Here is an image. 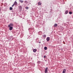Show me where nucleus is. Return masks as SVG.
<instances>
[{"label":"nucleus","instance_id":"obj_1","mask_svg":"<svg viewBox=\"0 0 73 73\" xmlns=\"http://www.w3.org/2000/svg\"><path fill=\"white\" fill-rule=\"evenodd\" d=\"M13 24L10 23L8 25L9 28V30L10 31H12L13 29Z\"/></svg>","mask_w":73,"mask_h":73},{"label":"nucleus","instance_id":"obj_2","mask_svg":"<svg viewBox=\"0 0 73 73\" xmlns=\"http://www.w3.org/2000/svg\"><path fill=\"white\" fill-rule=\"evenodd\" d=\"M47 72H48V67H47L45 68V73H47Z\"/></svg>","mask_w":73,"mask_h":73},{"label":"nucleus","instance_id":"obj_3","mask_svg":"<svg viewBox=\"0 0 73 73\" xmlns=\"http://www.w3.org/2000/svg\"><path fill=\"white\" fill-rule=\"evenodd\" d=\"M13 4L14 5L16 6V5H17V2L15 1L14 3Z\"/></svg>","mask_w":73,"mask_h":73},{"label":"nucleus","instance_id":"obj_4","mask_svg":"<svg viewBox=\"0 0 73 73\" xmlns=\"http://www.w3.org/2000/svg\"><path fill=\"white\" fill-rule=\"evenodd\" d=\"M46 40L47 41H49L50 40V38H49V37H47L46 39Z\"/></svg>","mask_w":73,"mask_h":73},{"label":"nucleus","instance_id":"obj_5","mask_svg":"<svg viewBox=\"0 0 73 73\" xmlns=\"http://www.w3.org/2000/svg\"><path fill=\"white\" fill-rule=\"evenodd\" d=\"M66 69H64V70H63V72H62V73H66Z\"/></svg>","mask_w":73,"mask_h":73},{"label":"nucleus","instance_id":"obj_6","mask_svg":"<svg viewBox=\"0 0 73 73\" xmlns=\"http://www.w3.org/2000/svg\"><path fill=\"white\" fill-rule=\"evenodd\" d=\"M19 1L21 3H24V1L21 0H19Z\"/></svg>","mask_w":73,"mask_h":73},{"label":"nucleus","instance_id":"obj_7","mask_svg":"<svg viewBox=\"0 0 73 73\" xmlns=\"http://www.w3.org/2000/svg\"><path fill=\"white\" fill-rule=\"evenodd\" d=\"M36 51H37V49H34V50H33V52L34 53H35V52H36Z\"/></svg>","mask_w":73,"mask_h":73},{"label":"nucleus","instance_id":"obj_8","mask_svg":"<svg viewBox=\"0 0 73 73\" xmlns=\"http://www.w3.org/2000/svg\"><path fill=\"white\" fill-rule=\"evenodd\" d=\"M38 5H41V2H38Z\"/></svg>","mask_w":73,"mask_h":73},{"label":"nucleus","instance_id":"obj_9","mask_svg":"<svg viewBox=\"0 0 73 73\" xmlns=\"http://www.w3.org/2000/svg\"><path fill=\"white\" fill-rule=\"evenodd\" d=\"M37 64H40L41 63V61H38L37 62Z\"/></svg>","mask_w":73,"mask_h":73},{"label":"nucleus","instance_id":"obj_10","mask_svg":"<svg viewBox=\"0 0 73 73\" xmlns=\"http://www.w3.org/2000/svg\"><path fill=\"white\" fill-rule=\"evenodd\" d=\"M19 8L20 10H21V9H22V7H21V6H20L19 7Z\"/></svg>","mask_w":73,"mask_h":73},{"label":"nucleus","instance_id":"obj_11","mask_svg":"<svg viewBox=\"0 0 73 73\" xmlns=\"http://www.w3.org/2000/svg\"><path fill=\"white\" fill-rule=\"evenodd\" d=\"M57 25H58L57 24H55L54 25V27H57Z\"/></svg>","mask_w":73,"mask_h":73},{"label":"nucleus","instance_id":"obj_12","mask_svg":"<svg viewBox=\"0 0 73 73\" xmlns=\"http://www.w3.org/2000/svg\"><path fill=\"white\" fill-rule=\"evenodd\" d=\"M68 10L66 11L65 12V13L66 14H68Z\"/></svg>","mask_w":73,"mask_h":73},{"label":"nucleus","instance_id":"obj_13","mask_svg":"<svg viewBox=\"0 0 73 73\" xmlns=\"http://www.w3.org/2000/svg\"><path fill=\"white\" fill-rule=\"evenodd\" d=\"M44 50H46V49H47V47L46 46L44 47Z\"/></svg>","mask_w":73,"mask_h":73},{"label":"nucleus","instance_id":"obj_14","mask_svg":"<svg viewBox=\"0 0 73 73\" xmlns=\"http://www.w3.org/2000/svg\"><path fill=\"white\" fill-rule=\"evenodd\" d=\"M69 14H70V15H72V12L70 11L69 12Z\"/></svg>","mask_w":73,"mask_h":73},{"label":"nucleus","instance_id":"obj_15","mask_svg":"<svg viewBox=\"0 0 73 73\" xmlns=\"http://www.w3.org/2000/svg\"><path fill=\"white\" fill-rule=\"evenodd\" d=\"M46 35H43V37L44 38H45V37H46Z\"/></svg>","mask_w":73,"mask_h":73},{"label":"nucleus","instance_id":"obj_16","mask_svg":"<svg viewBox=\"0 0 73 73\" xmlns=\"http://www.w3.org/2000/svg\"><path fill=\"white\" fill-rule=\"evenodd\" d=\"M13 9V8H12V7H10V10H12Z\"/></svg>","mask_w":73,"mask_h":73},{"label":"nucleus","instance_id":"obj_17","mask_svg":"<svg viewBox=\"0 0 73 73\" xmlns=\"http://www.w3.org/2000/svg\"><path fill=\"white\" fill-rule=\"evenodd\" d=\"M26 9H29V8L28 7H27L25 8Z\"/></svg>","mask_w":73,"mask_h":73},{"label":"nucleus","instance_id":"obj_18","mask_svg":"<svg viewBox=\"0 0 73 73\" xmlns=\"http://www.w3.org/2000/svg\"><path fill=\"white\" fill-rule=\"evenodd\" d=\"M44 58H46V56L45 55L44 56Z\"/></svg>","mask_w":73,"mask_h":73},{"label":"nucleus","instance_id":"obj_19","mask_svg":"<svg viewBox=\"0 0 73 73\" xmlns=\"http://www.w3.org/2000/svg\"><path fill=\"white\" fill-rule=\"evenodd\" d=\"M14 5H14V4H13V5H12V7H13V6H14Z\"/></svg>","mask_w":73,"mask_h":73},{"label":"nucleus","instance_id":"obj_20","mask_svg":"<svg viewBox=\"0 0 73 73\" xmlns=\"http://www.w3.org/2000/svg\"><path fill=\"white\" fill-rule=\"evenodd\" d=\"M1 8L0 7V11H1Z\"/></svg>","mask_w":73,"mask_h":73},{"label":"nucleus","instance_id":"obj_21","mask_svg":"<svg viewBox=\"0 0 73 73\" xmlns=\"http://www.w3.org/2000/svg\"><path fill=\"white\" fill-rule=\"evenodd\" d=\"M63 49V48H61V50H62Z\"/></svg>","mask_w":73,"mask_h":73},{"label":"nucleus","instance_id":"obj_22","mask_svg":"<svg viewBox=\"0 0 73 73\" xmlns=\"http://www.w3.org/2000/svg\"><path fill=\"white\" fill-rule=\"evenodd\" d=\"M39 44H40V43H41V42H39Z\"/></svg>","mask_w":73,"mask_h":73},{"label":"nucleus","instance_id":"obj_23","mask_svg":"<svg viewBox=\"0 0 73 73\" xmlns=\"http://www.w3.org/2000/svg\"><path fill=\"white\" fill-rule=\"evenodd\" d=\"M64 41H63V44H65V43H64Z\"/></svg>","mask_w":73,"mask_h":73},{"label":"nucleus","instance_id":"obj_24","mask_svg":"<svg viewBox=\"0 0 73 73\" xmlns=\"http://www.w3.org/2000/svg\"><path fill=\"white\" fill-rule=\"evenodd\" d=\"M33 32V31H31V32Z\"/></svg>","mask_w":73,"mask_h":73},{"label":"nucleus","instance_id":"obj_25","mask_svg":"<svg viewBox=\"0 0 73 73\" xmlns=\"http://www.w3.org/2000/svg\"><path fill=\"white\" fill-rule=\"evenodd\" d=\"M29 38V39H30V38Z\"/></svg>","mask_w":73,"mask_h":73},{"label":"nucleus","instance_id":"obj_26","mask_svg":"<svg viewBox=\"0 0 73 73\" xmlns=\"http://www.w3.org/2000/svg\"><path fill=\"white\" fill-rule=\"evenodd\" d=\"M27 38L28 39V38Z\"/></svg>","mask_w":73,"mask_h":73}]
</instances>
